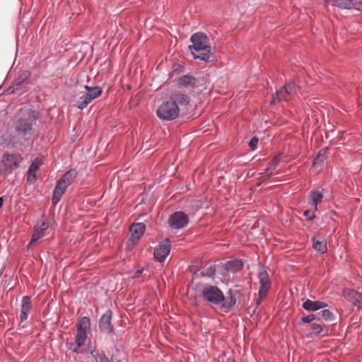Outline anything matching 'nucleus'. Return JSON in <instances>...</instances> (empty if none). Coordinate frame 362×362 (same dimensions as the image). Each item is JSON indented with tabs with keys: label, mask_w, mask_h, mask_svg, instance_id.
<instances>
[{
	"label": "nucleus",
	"mask_w": 362,
	"mask_h": 362,
	"mask_svg": "<svg viewBox=\"0 0 362 362\" xmlns=\"http://www.w3.org/2000/svg\"><path fill=\"white\" fill-rule=\"evenodd\" d=\"M296 93V88L293 84H287L279 90L276 91V94L273 96V101H287L289 100L291 97Z\"/></svg>",
	"instance_id": "12"
},
{
	"label": "nucleus",
	"mask_w": 362,
	"mask_h": 362,
	"mask_svg": "<svg viewBox=\"0 0 362 362\" xmlns=\"http://www.w3.org/2000/svg\"><path fill=\"white\" fill-rule=\"evenodd\" d=\"M327 305L322 301H312L310 300H306L303 303V308L308 311H316L321 308H325Z\"/></svg>",
	"instance_id": "19"
},
{
	"label": "nucleus",
	"mask_w": 362,
	"mask_h": 362,
	"mask_svg": "<svg viewBox=\"0 0 362 362\" xmlns=\"http://www.w3.org/2000/svg\"><path fill=\"white\" fill-rule=\"evenodd\" d=\"M90 320L88 317H81L76 325V334L74 341L68 344V349L74 353H80L81 347L83 346L88 337V332L90 329Z\"/></svg>",
	"instance_id": "3"
},
{
	"label": "nucleus",
	"mask_w": 362,
	"mask_h": 362,
	"mask_svg": "<svg viewBox=\"0 0 362 362\" xmlns=\"http://www.w3.org/2000/svg\"><path fill=\"white\" fill-rule=\"evenodd\" d=\"M323 327H325L324 325L314 322L311 325V329H312V334L317 335L321 333L323 330Z\"/></svg>",
	"instance_id": "30"
},
{
	"label": "nucleus",
	"mask_w": 362,
	"mask_h": 362,
	"mask_svg": "<svg viewBox=\"0 0 362 362\" xmlns=\"http://www.w3.org/2000/svg\"><path fill=\"white\" fill-rule=\"evenodd\" d=\"M141 271L138 270V271L136 272V276H138L139 274H141Z\"/></svg>",
	"instance_id": "38"
},
{
	"label": "nucleus",
	"mask_w": 362,
	"mask_h": 362,
	"mask_svg": "<svg viewBox=\"0 0 362 362\" xmlns=\"http://www.w3.org/2000/svg\"><path fill=\"white\" fill-rule=\"evenodd\" d=\"M77 176V171L75 169H71L67 171L59 180V181L62 184L65 185L66 187L70 186Z\"/></svg>",
	"instance_id": "22"
},
{
	"label": "nucleus",
	"mask_w": 362,
	"mask_h": 362,
	"mask_svg": "<svg viewBox=\"0 0 362 362\" xmlns=\"http://www.w3.org/2000/svg\"><path fill=\"white\" fill-rule=\"evenodd\" d=\"M323 194L318 191H311L308 198V204L313 207L314 211H317V204L322 202Z\"/></svg>",
	"instance_id": "21"
},
{
	"label": "nucleus",
	"mask_w": 362,
	"mask_h": 362,
	"mask_svg": "<svg viewBox=\"0 0 362 362\" xmlns=\"http://www.w3.org/2000/svg\"><path fill=\"white\" fill-rule=\"evenodd\" d=\"M257 276L259 281V288L258 291V298L257 300V304L259 305L262 300L267 296L269 291H270L272 283L265 267H262L259 269Z\"/></svg>",
	"instance_id": "7"
},
{
	"label": "nucleus",
	"mask_w": 362,
	"mask_h": 362,
	"mask_svg": "<svg viewBox=\"0 0 362 362\" xmlns=\"http://www.w3.org/2000/svg\"><path fill=\"white\" fill-rule=\"evenodd\" d=\"M66 189L67 187H66L65 185L62 184L59 180L57 182L52 199L54 205H56L59 202Z\"/></svg>",
	"instance_id": "18"
},
{
	"label": "nucleus",
	"mask_w": 362,
	"mask_h": 362,
	"mask_svg": "<svg viewBox=\"0 0 362 362\" xmlns=\"http://www.w3.org/2000/svg\"><path fill=\"white\" fill-rule=\"evenodd\" d=\"M192 43L189 46L194 59L206 62H210L212 57L211 47L209 37L203 33H196L190 37Z\"/></svg>",
	"instance_id": "2"
},
{
	"label": "nucleus",
	"mask_w": 362,
	"mask_h": 362,
	"mask_svg": "<svg viewBox=\"0 0 362 362\" xmlns=\"http://www.w3.org/2000/svg\"><path fill=\"white\" fill-rule=\"evenodd\" d=\"M112 317V312L110 310H108L101 316L99 320V328L103 333L108 334L113 333L114 328L111 323Z\"/></svg>",
	"instance_id": "13"
},
{
	"label": "nucleus",
	"mask_w": 362,
	"mask_h": 362,
	"mask_svg": "<svg viewBox=\"0 0 362 362\" xmlns=\"http://www.w3.org/2000/svg\"><path fill=\"white\" fill-rule=\"evenodd\" d=\"M171 101H175L177 104L179 103L180 105H187L189 98L182 93H175L171 97Z\"/></svg>",
	"instance_id": "26"
},
{
	"label": "nucleus",
	"mask_w": 362,
	"mask_h": 362,
	"mask_svg": "<svg viewBox=\"0 0 362 362\" xmlns=\"http://www.w3.org/2000/svg\"><path fill=\"white\" fill-rule=\"evenodd\" d=\"M32 308L31 299L29 296H23L21 300V321L23 322L28 319V313Z\"/></svg>",
	"instance_id": "17"
},
{
	"label": "nucleus",
	"mask_w": 362,
	"mask_h": 362,
	"mask_svg": "<svg viewBox=\"0 0 362 362\" xmlns=\"http://www.w3.org/2000/svg\"><path fill=\"white\" fill-rule=\"evenodd\" d=\"M329 2L339 8L362 11V0H329Z\"/></svg>",
	"instance_id": "11"
},
{
	"label": "nucleus",
	"mask_w": 362,
	"mask_h": 362,
	"mask_svg": "<svg viewBox=\"0 0 362 362\" xmlns=\"http://www.w3.org/2000/svg\"><path fill=\"white\" fill-rule=\"evenodd\" d=\"M315 211L311 213L309 210H305L303 212V216L307 218L308 221H313L315 218V215L314 214Z\"/></svg>",
	"instance_id": "36"
},
{
	"label": "nucleus",
	"mask_w": 362,
	"mask_h": 362,
	"mask_svg": "<svg viewBox=\"0 0 362 362\" xmlns=\"http://www.w3.org/2000/svg\"><path fill=\"white\" fill-rule=\"evenodd\" d=\"M48 228L49 223L46 221H42L35 226L34 230L39 232L40 234H42V235L44 236L45 231L47 230Z\"/></svg>",
	"instance_id": "28"
},
{
	"label": "nucleus",
	"mask_w": 362,
	"mask_h": 362,
	"mask_svg": "<svg viewBox=\"0 0 362 362\" xmlns=\"http://www.w3.org/2000/svg\"><path fill=\"white\" fill-rule=\"evenodd\" d=\"M258 141H259V139L256 136L253 137L250 140V141L249 142V146H250L251 150L254 151L257 148Z\"/></svg>",
	"instance_id": "35"
},
{
	"label": "nucleus",
	"mask_w": 362,
	"mask_h": 362,
	"mask_svg": "<svg viewBox=\"0 0 362 362\" xmlns=\"http://www.w3.org/2000/svg\"><path fill=\"white\" fill-rule=\"evenodd\" d=\"M157 116L163 120H173L180 114V108L175 101L163 102L157 109Z\"/></svg>",
	"instance_id": "6"
},
{
	"label": "nucleus",
	"mask_w": 362,
	"mask_h": 362,
	"mask_svg": "<svg viewBox=\"0 0 362 362\" xmlns=\"http://www.w3.org/2000/svg\"><path fill=\"white\" fill-rule=\"evenodd\" d=\"M316 319V316L313 314L308 315L301 318V321L305 323H310Z\"/></svg>",
	"instance_id": "34"
},
{
	"label": "nucleus",
	"mask_w": 362,
	"mask_h": 362,
	"mask_svg": "<svg viewBox=\"0 0 362 362\" xmlns=\"http://www.w3.org/2000/svg\"><path fill=\"white\" fill-rule=\"evenodd\" d=\"M216 268L214 266H211L206 269V271L202 272L201 274L204 276L212 277L216 274Z\"/></svg>",
	"instance_id": "32"
},
{
	"label": "nucleus",
	"mask_w": 362,
	"mask_h": 362,
	"mask_svg": "<svg viewBox=\"0 0 362 362\" xmlns=\"http://www.w3.org/2000/svg\"><path fill=\"white\" fill-rule=\"evenodd\" d=\"M146 230V226L144 223H136L131 225L129 230L131 233V238L128 240L134 245L138 240H139L144 235Z\"/></svg>",
	"instance_id": "14"
},
{
	"label": "nucleus",
	"mask_w": 362,
	"mask_h": 362,
	"mask_svg": "<svg viewBox=\"0 0 362 362\" xmlns=\"http://www.w3.org/2000/svg\"><path fill=\"white\" fill-rule=\"evenodd\" d=\"M23 161V156L16 153H5L1 160V172L10 175L18 168Z\"/></svg>",
	"instance_id": "5"
},
{
	"label": "nucleus",
	"mask_w": 362,
	"mask_h": 362,
	"mask_svg": "<svg viewBox=\"0 0 362 362\" xmlns=\"http://www.w3.org/2000/svg\"><path fill=\"white\" fill-rule=\"evenodd\" d=\"M188 222V216L182 211L173 213L168 219V224L173 229L183 228L187 225Z\"/></svg>",
	"instance_id": "9"
},
{
	"label": "nucleus",
	"mask_w": 362,
	"mask_h": 362,
	"mask_svg": "<svg viewBox=\"0 0 362 362\" xmlns=\"http://www.w3.org/2000/svg\"><path fill=\"white\" fill-rule=\"evenodd\" d=\"M344 296L355 306H362V293L353 289H345L343 292Z\"/></svg>",
	"instance_id": "15"
},
{
	"label": "nucleus",
	"mask_w": 362,
	"mask_h": 362,
	"mask_svg": "<svg viewBox=\"0 0 362 362\" xmlns=\"http://www.w3.org/2000/svg\"><path fill=\"white\" fill-rule=\"evenodd\" d=\"M177 83L182 87H194L196 83V78L189 75H184L178 78Z\"/></svg>",
	"instance_id": "24"
},
{
	"label": "nucleus",
	"mask_w": 362,
	"mask_h": 362,
	"mask_svg": "<svg viewBox=\"0 0 362 362\" xmlns=\"http://www.w3.org/2000/svg\"><path fill=\"white\" fill-rule=\"evenodd\" d=\"M84 88L87 93L81 96L77 101L76 106L80 110L85 109L93 100L101 95L103 93L102 88L99 86H85Z\"/></svg>",
	"instance_id": "8"
},
{
	"label": "nucleus",
	"mask_w": 362,
	"mask_h": 362,
	"mask_svg": "<svg viewBox=\"0 0 362 362\" xmlns=\"http://www.w3.org/2000/svg\"><path fill=\"white\" fill-rule=\"evenodd\" d=\"M42 162L41 158H36L29 167L28 170L27 182L33 184L36 181V173L41 166Z\"/></svg>",
	"instance_id": "16"
},
{
	"label": "nucleus",
	"mask_w": 362,
	"mask_h": 362,
	"mask_svg": "<svg viewBox=\"0 0 362 362\" xmlns=\"http://www.w3.org/2000/svg\"><path fill=\"white\" fill-rule=\"evenodd\" d=\"M328 152V148H322L317 155L316 158L313 161V165H321L324 163L326 155Z\"/></svg>",
	"instance_id": "27"
},
{
	"label": "nucleus",
	"mask_w": 362,
	"mask_h": 362,
	"mask_svg": "<svg viewBox=\"0 0 362 362\" xmlns=\"http://www.w3.org/2000/svg\"><path fill=\"white\" fill-rule=\"evenodd\" d=\"M43 236L42 235V234H40L39 232H36L35 230H34V233L32 235V238H31V240L28 244V247L32 245L33 243L37 242L38 240H40V238H42Z\"/></svg>",
	"instance_id": "33"
},
{
	"label": "nucleus",
	"mask_w": 362,
	"mask_h": 362,
	"mask_svg": "<svg viewBox=\"0 0 362 362\" xmlns=\"http://www.w3.org/2000/svg\"><path fill=\"white\" fill-rule=\"evenodd\" d=\"M39 112L31 110H25L16 122V129L21 134L26 135L30 134L33 127L37 126V122L39 120Z\"/></svg>",
	"instance_id": "4"
},
{
	"label": "nucleus",
	"mask_w": 362,
	"mask_h": 362,
	"mask_svg": "<svg viewBox=\"0 0 362 362\" xmlns=\"http://www.w3.org/2000/svg\"><path fill=\"white\" fill-rule=\"evenodd\" d=\"M117 362H122V361H117Z\"/></svg>",
	"instance_id": "39"
},
{
	"label": "nucleus",
	"mask_w": 362,
	"mask_h": 362,
	"mask_svg": "<svg viewBox=\"0 0 362 362\" xmlns=\"http://www.w3.org/2000/svg\"><path fill=\"white\" fill-rule=\"evenodd\" d=\"M95 362H110L108 358L103 353L95 352V354L92 353Z\"/></svg>",
	"instance_id": "31"
},
{
	"label": "nucleus",
	"mask_w": 362,
	"mask_h": 362,
	"mask_svg": "<svg viewBox=\"0 0 362 362\" xmlns=\"http://www.w3.org/2000/svg\"><path fill=\"white\" fill-rule=\"evenodd\" d=\"M202 296L205 300L214 305L222 303L221 308L226 312H228L236 303L231 291L228 292V296L226 298L223 293L216 286L206 285L202 289Z\"/></svg>",
	"instance_id": "1"
},
{
	"label": "nucleus",
	"mask_w": 362,
	"mask_h": 362,
	"mask_svg": "<svg viewBox=\"0 0 362 362\" xmlns=\"http://www.w3.org/2000/svg\"><path fill=\"white\" fill-rule=\"evenodd\" d=\"M3 202H4L3 197H0V209L3 206Z\"/></svg>",
	"instance_id": "37"
},
{
	"label": "nucleus",
	"mask_w": 362,
	"mask_h": 362,
	"mask_svg": "<svg viewBox=\"0 0 362 362\" xmlns=\"http://www.w3.org/2000/svg\"><path fill=\"white\" fill-rule=\"evenodd\" d=\"M282 154L279 153L275 156L269 163V166L265 169L263 175L264 177L269 178L272 175V171L277 167L281 160Z\"/></svg>",
	"instance_id": "20"
},
{
	"label": "nucleus",
	"mask_w": 362,
	"mask_h": 362,
	"mask_svg": "<svg viewBox=\"0 0 362 362\" xmlns=\"http://www.w3.org/2000/svg\"><path fill=\"white\" fill-rule=\"evenodd\" d=\"M318 315L325 321H332L334 320V315L329 310H323L320 312Z\"/></svg>",
	"instance_id": "29"
},
{
	"label": "nucleus",
	"mask_w": 362,
	"mask_h": 362,
	"mask_svg": "<svg viewBox=\"0 0 362 362\" xmlns=\"http://www.w3.org/2000/svg\"><path fill=\"white\" fill-rule=\"evenodd\" d=\"M313 247L319 252L324 254L327 251V241L325 239L318 240L316 238H313Z\"/></svg>",
	"instance_id": "25"
},
{
	"label": "nucleus",
	"mask_w": 362,
	"mask_h": 362,
	"mask_svg": "<svg viewBox=\"0 0 362 362\" xmlns=\"http://www.w3.org/2000/svg\"><path fill=\"white\" fill-rule=\"evenodd\" d=\"M170 248L171 244L168 239L165 240L158 245L153 252L155 260L159 262H163L167 256L170 254Z\"/></svg>",
	"instance_id": "10"
},
{
	"label": "nucleus",
	"mask_w": 362,
	"mask_h": 362,
	"mask_svg": "<svg viewBox=\"0 0 362 362\" xmlns=\"http://www.w3.org/2000/svg\"><path fill=\"white\" fill-rule=\"evenodd\" d=\"M243 267V263L240 259H235L228 261L225 264V269L231 272H238L240 271Z\"/></svg>",
	"instance_id": "23"
}]
</instances>
